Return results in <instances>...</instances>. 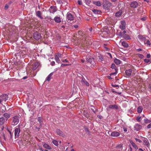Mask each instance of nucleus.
<instances>
[{"label":"nucleus","mask_w":151,"mask_h":151,"mask_svg":"<svg viewBox=\"0 0 151 151\" xmlns=\"http://www.w3.org/2000/svg\"><path fill=\"white\" fill-rule=\"evenodd\" d=\"M94 60V58H90L88 57L86 58V60L88 62L90 63H91L92 61H93Z\"/></svg>","instance_id":"393cba45"},{"label":"nucleus","mask_w":151,"mask_h":151,"mask_svg":"<svg viewBox=\"0 0 151 151\" xmlns=\"http://www.w3.org/2000/svg\"><path fill=\"white\" fill-rule=\"evenodd\" d=\"M142 126L138 124H136L134 126V130L136 131H138L142 129Z\"/></svg>","instance_id":"ddd939ff"},{"label":"nucleus","mask_w":151,"mask_h":151,"mask_svg":"<svg viewBox=\"0 0 151 151\" xmlns=\"http://www.w3.org/2000/svg\"><path fill=\"white\" fill-rule=\"evenodd\" d=\"M138 55V57L140 59H142L144 57V55L141 54H137Z\"/></svg>","instance_id":"09e8293b"},{"label":"nucleus","mask_w":151,"mask_h":151,"mask_svg":"<svg viewBox=\"0 0 151 151\" xmlns=\"http://www.w3.org/2000/svg\"><path fill=\"white\" fill-rule=\"evenodd\" d=\"M115 72H114L113 73H110V76H111L113 75H115L116 74V73H117V70H115Z\"/></svg>","instance_id":"6e6d98bb"},{"label":"nucleus","mask_w":151,"mask_h":151,"mask_svg":"<svg viewBox=\"0 0 151 151\" xmlns=\"http://www.w3.org/2000/svg\"><path fill=\"white\" fill-rule=\"evenodd\" d=\"M121 23L122 25L123 26H125L126 24V22L124 21H121Z\"/></svg>","instance_id":"de8ad7c7"},{"label":"nucleus","mask_w":151,"mask_h":151,"mask_svg":"<svg viewBox=\"0 0 151 151\" xmlns=\"http://www.w3.org/2000/svg\"><path fill=\"white\" fill-rule=\"evenodd\" d=\"M120 133L117 132H112L111 134L112 137H118L120 135Z\"/></svg>","instance_id":"4be33fe9"},{"label":"nucleus","mask_w":151,"mask_h":151,"mask_svg":"<svg viewBox=\"0 0 151 151\" xmlns=\"http://www.w3.org/2000/svg\"><path fill=\"white\" fill-rule=\"evenodd\" d=\"M52 142L55 146H57L58 145V142L56 140H53L52 141Z\"/></svg>","instance_id":"37998d69"},{"label":"nucleus","mask_w":151,"mask_h":151,"mask_svg":"<svg viewBox=\"0 0 151 151\" xmlns=\"http://www.w3.org/2000/svg\"><path fill=\"white\" fill-rule=\"evenodd\" d=\"M57 9L56 6H51L49 9L48 10L49 12L50 13L54 14L55 12L57 11Z\"/></svg>","instance_id":"1a4fd4ad"},{"label":"nucleus","mask_w":151,"mask_h":151,"mask_svg":"<svg viewBox=\"0 0 151 151\" xmlns=\"http://www.w3.org/2000/svg\"><path fill=\"white\" fill-rule=\"evenodd\" d=\"M112 86L113 87H119L118 85H114L113 83L111 84Z\"/></svg>","instance_id":"e2e57ef3"},{"label":"nucleus","mask_w":151,"mask_h":151,"mask_svg":"<svg viewBox=\"0 0 151 151\" xmlns=\"http://www.w3.org/2000/svg\"><path fill=\"white\" fill-rule=\"evenodd\" d=\"M42 13L41 11H37L36 12V16L39 18L41 19H43V17L41 16Z\"/></svg>","instance_id":"aec40b11"},{"label":"nucleus","mask_w":151,"mask_h":151,"mask_svg":"<svg viewBox=\"0 0 151 151\" xmlns=\"http://www.w3.org/2000/svg\"><path fill=\"white\" fill-rule=\"evenodd\" d=\"M13 0H11L8 3V5H10L13 2Z\"/></svg>","instance_id":"052dcab7"},{"label":"nucleus","mask_w":151,"mask_h":151,"mask_svg":"<svg viewBox=\"0 0 151 151\" xmlns=\"http://www.w3.org/2000/svg\"><path fill=\"white\" fill-rule=\"evenodd\" d=\"M81 82L85 84L87 86H89V83L87 82L85 78H83L81 80Z\"/></svg>","instance_id":"2f4dec72"},{"label":"nucleus","mask_w":151,"mask_h":151,"mask_svg":"<svg viewBox=\"0 0 151 151\" xmlns=\"http://www.w3.org/2000/svg\"><path fill=\"white\" fill-rule=\"evenodd\" d=\"M111 6V4L108 1L104 4L103 6L105 9H108Z\"/></svg>","instance_id":"4468645a"},{"label":"nucleus","mask_w":151,"mask_h":151,"mask_svg":"<svg viewBox=\"0 0 151 151\" xmlns=\"http://www.w3.org/2000/svg\"><path fill=\"white\" fill-rule=\"evenodd\" d=\"M40 63L38 62H35L32 65V69L33 70H35L39 66Z\"/></svg>","instance_id":"412c9836"},{"label":"nucleus","mask_w":151,"mask_h":151,"mask_svg":"<svg viewBox=\"0 0 151 151\" xmlns=\"http://www.w3.org/2000/svg\"><path fill=\"white\" fill-rule=\"evenodd\" d=\"M94 4L96 5L100 6L101 5V3L99 1H96L94 2Z\"/></svg>","instance_id":"c9c22d12"},{"label":"nucleus","mask_w":151,"mask_h":151,"mask_svg":"<svg viewBox=\"0 0 151 151\" xmlns=\"http://www.w3.org/2000/svg\"><path fill=\"white\" fill-rule=\"evenodd\" d=\"M5 120L3 117L0 118V125L1 126V131H3L4 128L3 126L5 122Z\"/></svg>","instance_id":"6e6552de"},{"label":"nucleus","mask_w":151,"mask_h":151,"mask_svg":"<svg viewBox=\"0 0 151 151\" xmlns=\"http://www.w3.org/2000/svg\"><path fill=\"white\" fill-rule=\"evenodd\" d=\"M62 56V54L60 53H58L56 54L55 57H57L58 58H61Z\"/></svg>","instance_id":"79ce46f5"},{"label":"nucleus","mask_w":151,"mask_h":151,"mask_svg":"<svg viewBox=\"0 0 151 151\" xmlns=\"http://www.w3.org/2000/svg\"><path fill=\"white\" fill-rule=\"evenodd\" d=\"M55 59L57 62L58 63H60V61L59 58H58L57 57L55 56Z\"/></svg>","instance_id":"a19ab883"},{"label":"nucleus","mask_w":151,"mask_h":151,"mask_svg":"<svg viewBox=\"0 0 151 151\" xmlns=\"http://www.w3.org/2000/svg\"><path fill=\"white\" fill-rule=\"evenodd\" d=\"M12 124L13 125H17L19 122V117L17 116H15L12 118Z\"/></svg>","instance_id":"7ed1b4c3"},{"label":"nucleus","mask_w":151,"mask_h":151,"mask_svg":"<svg viewBox=\"0 0 151 151\" xmlns=\"http://www.w3.org/2000/svg\"><path fill=\"white\" fill-rule=\"evenodd\" d=\"M69 65V64H62L61 65V67H63V66H68Z\"/></svg>","instance_id":"bf43d9fd"},{"label":"nucleus","mask_w":151,"mask_h":151,"mask_svg":"<svg viewBox=\"0 0 151 151\" xmlns=\"http://www.w3.org/2000/svg\"><path fill=\"white\" fill-rule=\"evenodd\" d=\"M3 116L5 118L6 121L10 117L11 114H10L5 113L3 114Z\"/></svg>","instance_id":"5701e85b"},{"label":"nucleus","mask_w":151,"mask_h":151,"mask_svg":"<svg viewBox=\"0 0 151 151\" xmlns=\"http://www.w3.org/2000/svg\"><path fill=\"white\" fill-rule=\"evenodd\" d=\"M92 44V42L90 40L88 39L83 42V43L81 44L83 46H88L91 45Z\"/></svg>","instance_id":"0eeeda50"},{"label":"nucleus","mask_w":151,"mask_h":151,"mask_svg":"<svg viewBox=\"0 0 151 151\" xmlns=\"http://www.w3.org/2000/svg\"><path fill=\"white\" fill-rule=\"evenodd\" d=\"M141 118V117L139 116H137V117L136 120L139 122H140V119Z\"/></svg>","instance_id":"4d7b16f0"},{"label":"nucleus","mask_w":151,"mask_h":151,"mask_svg":"<svg viewBox=\"0 0 151 151\" xmlns=\"http://www.w3.org/2000/svg\"><path fill=\"white\" fill-rule=\"evenodd\" d=\"M124 129V131L125 132H126L127 131V128L125 127H124L123 128Z\"/></svg>","instance_id":"69168bd1"},{"label":"nucleus","mask_w":151,"mask_h":151,"mask_svg":"<svg viewBox=\"0 0 151 151\" xmlns=\"http://www.w3.org/2000/svg\"><path fill=\"white\" fill-rule=\"evenodd\" d=\"M53 75V73H51L47 77L46 80L48 81H49L52 78V76Z\"/></svg>","instance_id":"a878e982"},{"label":"nucleus","mask_w":151,"mask_h":151,"mask_svg":"<svg viewBox=\"0 0 151 151\" xmlns=\"http://www.w3.org/2000/svg\"><path fill=\"white\" fill-rule=\"evenodd\" d=\"M74 17L73 15L69 12H68L67 14V19L68 21H72L74 19Z\"/></svg>","instance_id":"f8f14e48"},{"label":"nucleus","mask_w":151,"mask_h":151,"mask_svg":"<svg viewBox=\"0 0 151 151\" xmlns=\"http://www.w3.org/2000/svg\"><path fill=\"white\" fill-rule=\"evenodd\" d=\"M98 57L99 58V60H100L101 61H102L103 60V57L102 55L99 54Z\"/></svg>","instance_id":"ea45409f"},{"label":"nucleus","mask_w":151,"mask_h":151,"mask_svg":"<svg viewBox=\"0 0 151 151\" xmlns=\"http://www.w3.org/2000/svg\"><path fill=\"white\" fill-rule=\"evenodd\" d=\"M2 101H6L8 98V95L6 94H3L0 96Z\"/></svg>","instance_id":"f3484780"},{"label":"nucleus","mask_w":151,"mask_h":151,"mask_svg":"<svg viewBox=\"0 0 151 151\" xmlns=\"http://www.w3.org/2000/svg\"><path fill=\"white\" fill-rule=\"evenodd\" d=\"M144 121L145 123L147 124L149 123H150L151 122V121L150 120H148L146 119H144Z\"/></svg>","instance_id":"a18cd8bd"},{"label":"nucleus","mask_w":151,"mask_h":151,"mask_svg":"<svg viewBox=\"0 0 151 151\" xmlns=\"http://www.w3.org/2000/svg\"><path fill=\"white\" fill-rule=\"evenodd\" d=\"M42 118L41 117H39L38 118V121L40 123H41L42 122Z\"/></svg>","instance_id":"8fccbe9b"},{"label":"nucleus","mask_w":151,"mask_h":151,"mask_svg":"<svg viewBox=\"0 0 151 151\" xmlns=\"http://www.w3.org/2000/svg\"><path fill=\"white\" fill-rule=\"evenodd\" d=\"M20 126L21 125L19 124L18 126V127L14 129V135L15 137L17 136L18 137L20 135L19 133L21 131L20 129Z\"/></svg>","instance_id":"423d86ee"},{"label":"nucleus","mask_w":151,"mask_h":151,"mask_svg":"<svg viewBox=\"0 0 151 151\" xmlns=\"http://www.w3.org/2000/svg\"><path fill=\"white\" fill-rule=\"evenodd\" d=\"M27 51L26 49L21 50L15 55L16 56H19L21 58H24L27 55Z\"/></svg>","instance_id":"f257e3e1"},{"label":"nucleus","mask_w":151,"mask_h":151,"mask_svg":"<svg viewBox=\"0 0 151 151\" xmlns=\"http://www.w3.org/2000/svg\"><path fill=\"white\" fill-rule=\"evenodd\" d=\"M9 5L6 4L5 5V7H4V9L5 10H7V9H8L9 8Z\"/></svg>","instance_id":"5fc2aeb1"},{"label":"nucleus","mask_w":151,"mask_h":151,"mask_svg":"<svg viewBox=\"0 0 151 151\" xmlns=\"http://www.w3.org/2000/svg\"><path fill=\"white\" fill-rule=\"evenodd\" d=\"M143 110V108L141 106H139L137 108V112L139 113H140Z\"/></svg>","instance_id":"cd10ccee"},{"label":"nucleus","mask_w":151,"mask_h":151,"mask_svg":"<svg viewBox=\"0 0 151 151\" xmlns=\"http://www.w3.org/2000/svg\"><path fill=\"white\" fill-rule=\"evenodd\" d=\"M130 143L135 149L136 150H137L138 149V148L137 146L132 141H131Z\"/></svg>","instance_id":"7c9ffc66"},{"label":"nucleus","mask_w":151,"mask_h":151,"mask_svg":"<svg viewBox=\"0 0 151 151\" xmlns=\"http://www.w3.org/2000/svg\"><path fill=\"white\" fill-rule=\"evenodd\" d=\"M84 1L85 3L86 4L88 5L90 2H91V0H84Z\"/></svg>","instance_id":"c03bdc74"},{"label":"nucleus","mask_w":151,"mask_h":151,"mask_svg":"<svg viewBox=\"0 0 151 151\" xmlns=\"http://www.w3.org/2000/svg\"><path fill=\"white\" fill-rule=\"evenodd\" d=\"M70 27V25L68 23H65L64 25H63L61 27V29L64 32H67Z\"/></svg>","instance_id":"39448f33"},{"label":"nucleus","mask_w":151,"mask_h":151,"mask_svg":"<svg viewBox=\"0 0 151 151\" xmlns=\"http://www.w3.org/2000/svg\"><path fill=\"white\" fill-rule=\"evenodd\" d=\"M111 68L113 69H114L115 70H117L116 67L114 63L111 64Z\"/></svg>","instance_id":"e433bc0d"},{"label":"nucleus","mask_w":151,"mask_h":151,"mask_svg":"<svg viewBox=\"0 0 151 151\" xmlns=\"http://www.w3.org/2000/svg\"><path fill=\"white\" fill-rule=\"evenodd\" d=\"M97 117L100 119H101L102 118V116L100 115H98L97 116Z\"/></svg>","instance_id":"774afa93"},{"label":"nucleus","mask_w":151,"mask_h":151,"mask_svg":"<svg viewBox=\"0 0 151 151\" xmlns=\"http://www.w3.org/2000/svg\"><path fill=\"white\" fill-rule=\"evenodd\" d=\"M56 132L57 134L60 136L63 137H64L65 136L64 133L59 129H57L56 130Z\"/></svg>","instance_id":"dca6fc26"},{"label":"nucleus","mask_w":151,"mask_h":151,"mask_svg":"<svg viewBox=\"0 0 151 151\" xmlns=\"http://www.w3.org/2000/svg\"><path fill=\"white\" fill-rule=\"evenodd\" d=\"M62 61L63 62H66V63H68V61L66 59H64V60H62Z\"/></svg>","instance_id":"338daca9"},{"label":"nucleus","mask_w":151,"mask_h":151,"mask_svg":"<svg viewBox=\"0 0 151 151\" xmlns=\"http://www.w3.org/2000/svg\"><path fill=\"white\" fill-rule=\"evenodd\" d=\"M54 20L57 23H60L61 22L60 17L58 16H56L54 18Z\"/></svg>","instance_id":"a211bd4d"},{"label":"nucleus","mask_w":151,"mask_h":151,"mask_svg":"<svg viewBox=\"0 0 151 151\" xmlns=\"http://www.w3.org/2000/svg\"><path fill=\"white\" fill-rule=\"evenodd\" d=\"M114 62L117 65H119L121 63V61L120 60L116 58L114 60Z\"/></svg>","instance_id":"72a5a7b5"},{"label":"nucleus","mask_w":151,"mask_h":151,"mask_svg":"<svg viewBox=\"0 0 151 151\" xmlns=\"http://www.w3.org/2000/svg\"><path fill=\"white\" fill-rule=\"evenodd\" d=\"M119 28L121 29L122 30L126 28L125 26H124L122 25H120Z\"/></svg>","instance_id":"3c124183"},{"label":"nucleus","mask_w":151,"mask_h":151,"mask_svg":"<svg viewBox=\"0 0 151 151\" xmlns=\"http://www.w3.org/2000/svg\"><path fill=\"white\" fill-rule=\"evenodd\" d=\"M123 37L124 39L126 40H129L131 39L129 36L127 34H125L124 35Z\"/></svg>","instance_id":"473e14b6"},{"label":"nucleus","mask_w":151,"mask_h":151,"mask_svg":"<svg viewBox=\"0 0 151 151\" xmlns=\"http://www.w3.org/2000/svg\"><path fill=\"white\" fill-rule=\"evenodd\" d=\"M43 147L46 149L48 150H50L51 149L50 147L47 144H45L43 145Z\"/></svg>","instance_id":"c756f323"},{"label":"nucleus","mask_w":151,"mask_h":151,"mask_svg":"<svg viewBox=\"0 0 151 151\" xmlns=\"http://www.w3.org/2000/svg\"><path fill=\"white\" fill-rule=\"evenodd\" d=\"M146 17H144L141 18V20L143 21H145L146 20Z\"/></svg>","instance_id":"0e129e2a"},{"label":"nucleus","mask_w":151,"mask_h":151,"mask_svg":"<svg viewBox=\"0 0 151 151\" xmlns=\"http://www.w3.org/2000/svg\"><path fill=\"white\" fill-rule=\"evenodd\" d=\"M144 43L145 44H147V46H150L151 43L150 40H147V41L146 42V41L144 42Z\"/></svg>","instance_id":"58836bf2"},{"label":"nucleus","mask_w":151,"mask_h":151,"mask_svg":"<svg viewBox=\"0 0 151 151\" xmlns=\"http://www.w3.org/2000/svg\"><path fill=\"white\" fill-rule=\"evenodd\" d=\"M129 6L132 9L137 8L139 6V4L136 1L131 2L129 3Z\"/></svg>","instance_id":"20e7f679"},{"label":"nucleus","mask_w":151,"mask_h":151,"mask_svg":"<svg viewBox=\"0 0 151 151\" xmlns=\"http://www.w3.org/2000/svg\"><path fill=\"white\" fill-rule=\"evenodd\" d=\"M84 129L85 130V131L86 132H88V133L89 132V130L86 127H84Z\"/></svg>","instance_id":"603ef678"},{"label":"nucleus","mask_w":151,"mask_h":151,"mask_svg":"<svg viewBox=\"0 0 151 151\" xmlns=\"http://www.w3.org/2000/svg\"><path fill=\"white\" fill-rule=\"evenodd\" d=\"M122 45L125 47H128V45L127 43L125 42H123L122 43Z\"/></svg>","instance_id":"4c0bfd02"},{"label":"nucleus","mask_w":151,"mask_h":151,"mask_svg":"<svg viewBox=\"0 0 151 151\" xmlns=\"http://www.w3.org/2000/svg\"><path fill=\"white\" fill-rule=\"evenodd\" d=\"M92 10L93 13L96 14H100L101 13V11L96 9H93Z\"/></svg>","instance_id":"bb28decb"},{"label":"nucleus","mask_w":151,"mask_h":151,"mask_svg":"<svg viewBox=\"0 0 151 151\" xmlns=\"http://www.w3.org/2000/svg\"><path fill=\"white\" fill-rule=\"evenodd\" d=\"M109 109H116L117 110L119 108L118 106L116 104L110 105L109 106Z\"/></svg>","instance_id":"6ab92c4d"},{"label":"nucleus","mask_w":151,"mask_h":151,"mask_svg":"<svg viewBox=\"0 0 151 151\" xmlns=\"http://www.w3.org/2000/svg\"><path fill=\"white\" fill-rule=\"evenodd\" d=\"M78 34L79 35V37L81 40V44H82V43H83L84 42L88 39L86 38L87 36L82 31H79L78 32Z\"/></svg>","instance_id":"f03ea898"},{"label":"nucleus","mask_w":151,"mask_h":151,"mask_svg":"<svg viewBox=\"0 0 151 151\" xmlns=\"http://www.w3.org/2000/svg\"><path fill=\"white\" fill-rule=\"evenodd\" d=\"M138 38L140 40L144 42H145V41H146L147 40L146 39V37H145L144 36H142L141 35H139L138 36Z\"/></svg>","instance_id":"b1692460"},{"label":"nucleus","mask_w":151,"mask_h":151,"mask_svg":"<svg viewBox=\"0 0 151 151\" xmlns=\"http://www.w3.org/2000/svg\"><path fill=\"white\" fill-rule=\"evenodd\" d=\"M143 144L144 145L146 146L148 148H149L150 144L148 139L145 138H144L143 139Z\"/></svg>","instance_id":"9b49d317"},{"label":"nucleus","mask_w":151,"mask_h":151,"mask_svg":"<svg viewBox=\"0 0 151 151\" xmlns=\"http://www.w3.org/2000/svg\"><path fill=\"white\" fill-rule=\"evenodd\" d=\"M83 114L84 116L87 118H88L89 117V115L88 113L85 111H83Z\"/></svg>","instance_id":"f704fd0d"},{"label":"nucleus","mask_w":151,"mask_h":151,"mask_svg":"<svg viewBox=\"0 0 151 151\" xmlns=\"http://www.w3.org/2000/svg\"><path fill=\"white\" fill-rule=\"evenodd\" d=\"M144 61L146 63H148L150 62H151V60H150V59H145L144 60Z\"/></svg>","instance_id":"49530a36"},{"label":"nucleus","mask_w":151,"mask_h":151,"mask_svg":"<svg viewBox=\"0 0 151 151\" xmlns=\"http://www.w3.org/2000/svg\"><path fill=\"white\" fill-rule=\"evenodd\" d=\"M147 128L148 129H150L151 128V123L149 124L147 126Z\"/></svg>","instance_id":"680f3d73"},{"label":"nucleus","mask_w":151,"mask_h":151,"mask_svg":"<svg viewBox=\"0 0 151 151\" xmlns=\"http://www.w3.org/2000/svg\"><path fill=\"white\" fill-rule=\"evenodd\" d=\"M122 145H119L116 147V149L118 150L119 148H122Z\"/></svg>","instance_id":"864d4df0"},{"label":"nucleus","mask_w":151,"mask_h":151,"mask_svg":"<svg viewBox=\"0 0 151 151\" xmlns=\"http://www.w3.org/2000/svg\"><path fill=\"white\" fill-rule=\"evenodd\" d=\"M122 14V11L120 10L117 12L115 14V16L117 17H120Z\"/></svg>","instance_id":"c85d7f7f"},{"label":"nucleus","mask_w":151,"mask_h":151,"mask_svg":"<svg viewBox=\"0 0 151 151\" xmlns=\"http://www.w3.org/2000/svg\"><path fill=\"white\" fill-rule=\"evenodd\" d=\"M135 139L136 142H138L139 143L142 142V141L140 139H137V138H135Z\"/></svg>","instance_id":"13d9d810"},{"label":"nucleus","mask_w":151,"mask_h":151,"mask_svg":"<svg viewBox=\"0 0 151 151\" xmlns=\"http://www.w3.org/2000/svg\"><path fill=\"white\" fill-rule=\"evenodd\" d=\"M132 69L130 68L129 70H126L125 71V74L127 77H129L131 75L132 72Z\"/></svg>","instance_id":"2eb2a0df"},{"label":"nucleus","mask_w":151,"mask_h":151,"mask_svg":"<svg viewBox=\"0 0 151 151\" xmlns=\"http://www.w3.org/2000/svg\"><path fill=\"white\" fill-rule=\"evenodd\" d=\"M33 37L36 40H38L41 38L40 35L37 32H35L33 34Z\"/></svg>","instance_id":"9d476101"}]
</instances>
